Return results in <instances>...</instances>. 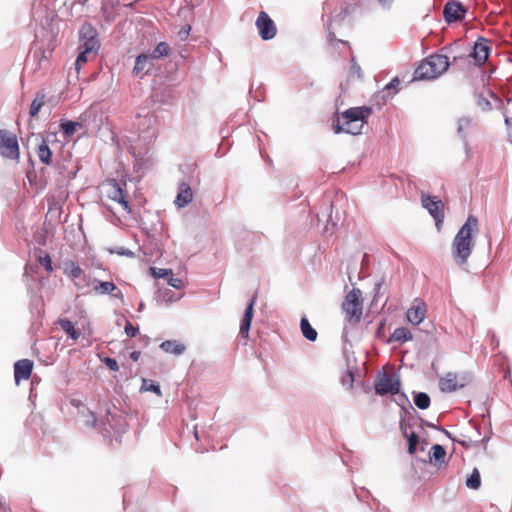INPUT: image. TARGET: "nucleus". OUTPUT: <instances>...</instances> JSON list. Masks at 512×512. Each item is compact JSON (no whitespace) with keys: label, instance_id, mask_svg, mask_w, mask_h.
Returning <instances> with one entry per match:
<instances>
[{"label":"nucleus","instance_id":"37998d69","mask_svg":"<svg viewBox=\"0 0 512 512\" xmlns=\"http://www.w3.org/2000/svg\"><path fill=\"white\" fill-rule=\"evenodd\" d=\"M82 273L83 271L79 266L72 264V268L70 271V275L72 276V278H79Z\"/></svg>","mask_w":512,"mask_h":512},{"label":"nucleus","instance_id":"20e7f679","mask_svg":"<svg viewBox=\"0 0 512 512\" xmlns=\"http://www.w3.org/2000/svg\"><path fill=\"white\" fill-rule=\"evenodd\" d=\"M362 292L358 288H353L345 297L342 303V310L345 313V319L351 325L360 322L363 312Z\"/></svg>","mask_w":512,"mask_h":512},{"label":"nucleus","instance_id":"5fc2aeb1","mask_svg":"<svg viewBox=\"0 0 512 512\" xmlns=\"http://www.w3.org/2000/svg\"><path fill=\"white\" fill-rule=\"evenodd\" d=\"M151 137H153V133L150 135L144 136V138H151Z\"/></svg>","mask_w":512,"mask_h":512},{"label":"nucleus","instance_id":"7c9ffc66","mask_svg":"<svg viewBox=\"0 0 512 512\" xmlns=\"http://www.w3.org/2000/svg\"><path fill=\"white\" fill-rule=\"evenodd\" d=\"M445 456L446 451L441 445L435 444L432 446L430 451V460H434L436 462H443Z\"/></svg>","mask_w":512,"mask_h":512},{"label":"nucleus","instance_id":"6ab92c4d","mask_svg":"<svg viewBox=\"0 0 512 512\" xmlns=\"http://www.w3.org/2000/svg\"><path fill=\"white\" fill-rule=\"evenodd\" d=\"M255 301H256V295H254L252 297L249 305L245 309V312H244V315H243V318L241 321L239 333L243 338H247L249 335V329H250V325H251V321H252V317H253V307H254Z\"/></svg>","mask_w":512,"mask_h":512},{"label":"nucleus","instance_id":"e433bc0d","mask_svg":"<svg viewBox=\"0 0 512 512\" xmlns=\"http://www.w3.org/2000/svg\"><path fill=\"white\" fill-rule=\"evenodd\" d=\"M39 262L41 265H43L45 267V269L48 271V272H51L53 270L52 268V261H51V258L48 254H45L44 256H40L39 257Z\"/></svg>","mask_w":512,"mask_h":512},{"label":"nucleus","instance_id":"f03ea898","mask_svg":"<svg viewBox=\"0 0 512 512\" xmlns=\"http://www.w3.org/2000/svg\"><path fill=\"white\" fill-rule=\"evenodd\" d=\"M372 114V108L367 106L352 107L341 113L337 123L333 126L336 134H361L366 119Z\"/></svg>","mask_w":512,"mask_h":512},{"label":"nucleus","instance_id":"f257e3e1","mask_svg":"<svg viewBox=\"0 0 512 512\" xmlns=\"http://www.w3.org/2000/svg\"><path fill=\"white\" fill-rule=\"evenodd\" d=\"M478 231V219L474 215H469L466 222L457 232L451 245L453 260L459 266L467 264L474 246L473 235H476Z\"/></svg>","mask_w":512,"mask_h":512},{"label":"nucleus","instance_id":"a19ab883","mask_svg":"<svg viewBox=\"0 0 512 512\" xmlns=\"http://www.w3.org/2000/svg\"><path fill=\"white\" fill-rule=\"evenodd\" d=\"M125 333L127 334V336L129 337H135L138 333V328L137 327H134L131 322L129 321H126V325H125Z\"/></svg>","mask_w":512,"mask_h":512},{"label":"nucleus","instance_id":"393cba45","mask_svg":"<svg viewBox=\"0 0 512 512\" xmlns=\"http://www.w3.org/2000/svg\"><path fill=\"white\" fill-rule=\"evenodd\" d=\"M301 332L303 336L309 341H315L317 339V331L310 325L306 317L301 318L300 322Z\"/></svg>","mask_w":512,"mask_h":512},{"label":"nucleus","instance_id":"c03bdc74","mask_svg":"<svg viewBox=\"0 0 512 512\" xmlns=\"http://www.w3.org/2000/svg\"><path fill=\"white\" fill-rule=\"evenodd\" d=\"M327 38H328V41H329L330 43H333V42H341V43H343V44H348V43H347V42H345V41L338 40V39L336 38L335 34H334L332 31H330V30L328 31Z\"/></svg>","mask_w":512,"mask_h":512},{"label":"nucleus","instance_id":"4468645a","mask_svg":"<svg viewBox=\"0 0 512 512\" xmlns=\"http://www.w3.org/2000/svg\"><path fill=\"white\" fill-rule=\"evenodd\" d=\"M93 291L96 294H112L115 298L123 299V293L117 288V286L113 282L110 281L94 280Z\"/></svg>","mask_w":512,"mask_h":512},{"label":"nucleus","instance_id":"c9c22d12","mask_svg":"<svg viewBox=\"0 0 512 512\" xmlns=\"http://www.w3.org/2000/svg\"><path fill=\"white\" fill-rule=\"evenodd\" d=\"M341 382H342L343 386H345L349 389L352 388L353 382H354L353 373L350 371L345 372V374L342 376Z\"/></svg>","mask_w":512,"mask_h":512},{"label":"nucleus","instance_id":"9b49d317","mask_svg":"<svg viewBox=\"0 0 512 512\" xmlns=\"http://www.w3.org/2000/svg\"><path fill=\"white\" fill-rule=\"evenodd\" d=\"M443 13L445 20L448 23H453L464 18L466 9L461 3L451 0L445 4Z\"/></svg>","mask_w":512,"mask_h":512},{"label":"nucleus","instance_id":"f8f14e48","mask_svg":"<svg viewBox=\"0 0 512 512\" xmlns=\"http://www.w3.org/2000/svg\"><path fill=\"white\" fill-rule=\"evenodd\" d=\"M466 385L465 378L459 379L455 373L449 372L439 380V387L442 392H454Z\"/></svg>","mask_w":512,"mask_h":512},{"label":"nucleus","instance_id":"39448f33","mask_svg":"<svg viewBox=\"0 0 512 512\" xmlns=\"http://www.w3.org/2000/svg\"><path fill=\"white\" fill-rule=\"evenodd\" d=\"M400 390V381L396 375L382 373L377 376L375 391L378 395H394Z\"/></svg>","mask_w":512,"mask_h":512},{"label":"nucleus","instance_id":"a878e982","mask_svg":"<svg viewBox=\"0 0 512 512\" xmlns=\"http://www.w3.org/2000/svg\"><path fill=\"white\" fill-rule=\"evenodd\" d=\"M59 324L63 331L67 333L73 340H77L80 336V332H78L73 323L68 319L59 320Z\"/></svg>","mask_w":512,"mask_h":512},{"label":"nucleus","instance_id":"a18cd8bd","mask_svg":"<svg viewBox=\"0 0 512 512\" xmlns=\"http://www.w3.org/2000/svg\"><path fill=\"white\" fill-rule=\"evenodd\" d=\"M508 139L512 142V118L506 119Z\"/></svg>","mask_w":512,"mask_h":512},{"label":"nucleus","instance_id":"473e14b6","mask_svg":"<svg viewBox=\"0 0 512 512\" xmlns=\"http://www.w3.org/2000/svg\"><path fill=\"white\" fill-rule=\"evenodd\" d=\"M141 390L143 391H151L157 394L158 396H161V389L158 383L154 382L153 380L143 379Z\"/></svg>","mask_w":512,"mask_h":512},{"label":"nucleus","instance_id":"cd10ccee","mask_svg":"<svg viewBox=\"0 0 512 512\" xmlns=\"http://www.w3.org/2000/svg\"><path fill=\"white\" fill-rule=\"evenodd\" d=\"M413 400H414V404L419 409H422V410L427 409L430 405V397L428 396L427 393H424V392L414 393Z\"/></svg>","mask_w":512,"mask_h":512},{"label":"nucleus","instance_id":"6e6d98bb","mask_svg":"<svg viewBox=\"0 0 512 512\" xmlns=\"http://www.w3.org/2000/svg\"><path fill=\"white\" fill-rule=\"evenodd\" d=\"M86 116H87V112H86V113H84V114L81 116V119H84V117H86Z\"/></svg>","mask_w":512,"mask_h":512},{"label":"nucleus","instance_id":"dca6fc26","mask_svg":"<svg viewBox=\"0 0 512 512\" xmlns=\"http://www.w3.org/2000/svg\"><path fill=\"white\" fill-rule=\"evenodd\" d=\"M33 369V362L29 359H22L14 364V378L16 383L30 378Z\"/></svg>","mask_w":512,"mask_h":512},{"label":"nucleus","instance_id":"412c9836","mask_svg":"<svg viewBox=\"0 0 512 512\" xmlns=\"http://www.w3.org/2000/svg\"><path fill=\"white\" fill-rule=\"evenodd\" d=\"M152 67L151 58L148 54H140L135 60L133 73L139 75L142 72L147 73Z\"/></svg>","mask_w":512,"mask_h":512},{"label":"nucleus","instance_id":"c85d7f7f","mask_svg":"<svg viewBox=\"0 0 512 512\" xmlns=\"http://www.w3.org/2000/svg\"><path fill=\"white\" fill-rule=\"evenodd\" d=\"M472 126V118L463 116L458 120L457 132L462 138H466V131Z\"/></svg>","mask_w":512,"mask_h":512},{"label":"nucleus","instance_id":"f3484780","mask_svg":"<svg viewBox=\"0 0 512 512\" xmlns=\"http://www.w3.org/2000/svg\"><path fill=\"white\" fill-rule=\"evenodd\" d=\"M490 48L487 45V40L480 38L474 45L471 56L474 58L478 65H482L486 62L489 57Z\"/></svg>","mask_w":512,"mask_h":512},{"label":"nucleus","instance_id":"aec40b11","mask_svg":"<svg viewBox=\"0 0 512 512\" xmlns=\"http://www.w3.org/2000/svg\"><path fill=\"white\" fill-rule=\"evenodd\" d=\"M425 317V306L423 303L413 306L407 311V319L413 325L420 324Z\"/></svg>","mask_w":512,"mask_h":512},{"label":"nucleus","instance_id":"b1692460","mask_svg":"<svg viewBox=\"0 0 512 512\" xmlns=\"http://www.w3.org/2000/svg\"><path fill=\"white\" fill-rule=\"evenodd\" d=\"M412 339V334L409 329L405 327H399L394 330L392 333L389 342H399L403 343L405 341H408Z\"/></svg>","mask_w":512,"mask_h":512},{"label":"nucleus","instance_id":"ea45409f","mask_svg":"<svg viewBox=\"0 0 512 512\" xmlns=\"http://www.w3.org/2000/svg\"><path fill=\"white\" fill-rule=\"evenodd\" d=\"M111 252L116 253L121 256L134 257V253L131 250L124 248V247H117V248L111 250Z\"/></svg>","mask_w":512,"mask_h":512},{"label":"nucleus","instance_id":"5701e85b","mask_svg":"<svg viewBox=\"0 0 512 512\" xmlns=\"http://www.w3.org/2000/svg\"><path fill=\"white\" fill-rule=\"evenodd\" d=\"M46 94L43 91H39L36 93L35 98L33 99L29 114L31 117L35 118L37 117L40 109L45 105L46 103Z\"/></svg>","mask_w":512,"mask_h":512},{"label":"nucleus","instance_id":"6e6552de","mask_svg":"<svg viewBox=\"0 0 512 512\" xmlns=\"http://www.w3.org/2000/svg\"><path fill=\"white\" fill-rule=\"evenodd\" d=\"M255 25L257 27L259 36L264 41L273 39L277 34V27L274 21L265 11H261L259 13Z\"/></svg>","mask_w":512,"mask_h":512},{"label":"nucleus","instance_id":"8fccbe9b","mask_svg":"<svg viewBox=\"0 0 512 512\" xmlns=\"http://www.w3.org/2000/svg\"><path fill=\"white\" fill-rule=\"evenodd\" d=\"M384 278H381L376 284L374 290L378 293L384 284Z\"/></svg>","mask_w":512,"mask_h":512},{"label":"nucleus","instance_id":"603ef678","mask_svg":"<svg viewBox=\"0 0 512 512\" xmlns=\"http://www.w3.org/2000/svg\"><path fill=\"white\" fill-rule=\"evenodd\" d=\"M151 119H152V117H151V116H145V117L142 119V124H150V123H151Z\"/></svg>","mask_w":512,"mask_h":512},{"label":"nucleus","instance_id":"c756f323","mask_svg":"<svg viewBox=\"0 0 512 512\" xmlns=\"http://www.w3.org/2000/svg\"><path fill=\"white\" fill-rule=\"evenodd\" d=\"M60 127L67 136L71 137L77 128H82V124L80 122L66 120L60 124Z\"/></svg>","mask_w":512,"mask_h":512},{"label":"nucleus","instance_id":"9d476101","mask_svg":"<svg viewBox=\"0 0 512 512\" xmlns=\"http://www.w3.org/2000/svg\"><path fill=\"white\" fill-rule=\"evenodd\" d=\"M107 196L111 200L121 204L125 211L130 212V206L121 185L116 180L107 183Z\"/></svg>","mask_w":512,"mask_h":512},{"label":"nucleus","instance_id":"423d86ee","mask_svg":"<svg viewBox=\"0 0 512 512\" xmlns=\"http://www.w3.org/2000/svg\"><path fill=\"white\" fill-rule=\"evenodd\" d=\"M0 152L5 158L18 160L19 145L15 135L6 130H0Z\"/></svg>","mask_w":512,"mask_h":512},{"label":"nucleus","instance_id":"72a5a7b5","mask_svg":"<svg viewBox=\"0 0 512 512\" xmlns=\"http://www.w3.org/2000/svg\"><path fill=\"white\" fill-rule=\"evenodd\" d=\"M150 272L154 278H163L166 280H168L169 276H171V274H172L171 269H163V268H156V267H151Z\"/></svg>","mask_w":512,"mask_h":512},{"label":"nucleus","instance_id":"bb28decb","mask_svg":"<svg viewBox=\"0 0 512 512\" xmlns=\"http://www.w3.org/2000/svg\"><path fill=\"white\" fill-rule=\"evenodd\" d=\"M170 54V47L166 42H160L149 55L151 59H159Z\"/></svg>","mask_w":512,"mask_h":512},{"label":"nucleus","instance_id":"58836bf2","mask_svg":"<svg viewBox=\"0 0 512 512\" xmlns=\"http://www.w3.org/2000/svg\"><path fill=\"white\" fill-rule=\"evenodd\" d=\"M167 283L176 289H181L184 285L183 281L179 278L174 277L173 273L171 274V276H169Z\"/></svg>","mask_w":512,"mask_h":512},{"label":"nucleus","instance_id":"0eeeda50","mask_svg":"<svg viewBox=\"0 0 512 512\" xmlns=\"http://www.w3.org/2000/svg\"><path fill=\"white\" fill-rule=\"evenodd\" d=\"M96 36V30L90 24L83 25L80 30V39L82 41L80 49L88 54H96L100 47Z\"/></svg>","mask_w":512,"mask_h":512},{"label":"nucleus","instance_id":"7ed1b4c3","mask_svg":"<svg viewBox=\"0 0 512 512\" xmlns=\"http://www.w3.org/2000/svg\"><path fill=\"white\" fill-rule=\"evenodd\" d=\"M450 62L446 55L434 54L423 60L416 68L413 80H432L439 77L449 68Z\"/></svg>","mask_w":512,"mask_h":512},{"label":"nucleus","instance_id":"4be33fe9","mask_svg":"<svg viewBox=\"0 0 512 512\" xmlns=\"http://www.w3.org/2000/svg\"><path fill=\"white\" fill-rule=\"evenodd\" d=\"M160 348L164 352L174 355H181L186 349L185 345L177 340H166L160 344Z\"/></svg>","mask_w":512,"mask_h":512},{"label":"nucleus","instance_id":"49530a36","mask_svg":"<svg viewBox=\"0 0 512 512\" xmlns=\"http://www.w3.org/2000/svg\"><path fill=\"white\" fill-rule=\"evenodd\" d=\"M348 14V7H344L342 9V11L335 16V19H339V20H342L346 17V15Z\"/></svg>","mask_w":512,"mask_h":512},{"label":"nucleus","instance_id":"09e8293b","mask_svg":"<svg viewBox=\"0 0 512 512\" xmlns=\"http://www.w3.org/2000/svg\"><path fill=\"white\" fill-rule=\"evenodd\" d=\"M140 355H141V352L140 351H133L131 354H130V358L133 360V361H138L139 358H140Z\"/></svg>","mask_w":512,"mask_h":512},{"label":"nucleus","instance_id":"a211bd4d","mask_svg":"<svg viewBox=\"0 0 512 512\" xmlns=\"http://www.w3.org/2000/svg\"><path fill=\"white\" fill-rule=\"evenodd\" d=\"M193 200V191L189 184L181 182L178 186V193L174 201L179 208L187 206Z\"/></svg>","mask_w":512,"mask_h":512},{"label":"nucleus","instance_id":"864d4df0","mask_svg":"<svg viewBox=\"0 0 512 512\" xmlns=\"http://www.w3.org/2000/svg\"><path fill=\"white\" fill-rule=\"evenodd\" d=\"M384 325H385V322L381 321L380 324H379L378 330H377V334L378 335L382 332V330L384 328Z\"/></svg>","mask_w":512,"mask_h":512},{"label":"nucleus","instance_id":"de8ad7c7","mask_svg":"<svg viewBox=\"0 0 512 512\" xmlns=\"http://www.w3.org/2000/svg\"><path fill=\"white\" fill-rule=\"evenodd\" d=\"M399 84V80L397 78H394L392 79V81L386 85V89L389 90V89H392V88H395L397 85Z\"/></svg>","mask_w":512,"mask_h":512},{"label":"nucleus","instance_id":"3c124183","mask_svg":"<svg viewBox=\"0 0 512 512\" xmlns=\"http://www.w3.org/2000/svg\"><path fill=\"white\" fill-rule=\"evenodd\" d=\"M189 30H190V28H188L187 30L182 29L179 31V35L182 40L187 38V36L189 34Z\"/></svg>","mask_w":512,"mask_h":512},{"label":"nucleus","instance_id":"ddd939ff","mask_svg":"<svg viewBox=\"0 0 512 512\" xmlns=\"http://www.w3.org/2000/svg\"><path fill=\"white\" fill-rule=\"evenodd\" d=\"M400 426H401L403 436L408 441V453L410 455H414L416 453L417 445L419 443V436L412 429V425L410 423H406L405 418L402 419Z\"/></svg>","mask_w":512,"mask_h":512},{"label":"nucleus","instance_id":"79ce46f5","mask_svg":"<svg viewBox=\"0 0 512 512\" xmlns=\"http://www.w3.org/2000/svg\"><path fill=\"white\" fill-rule=\"evenodd\" d=\"M104 363L112 371L119 370L118 362L114 358L107 357L104 359Z\"/></svg>","mask_w":512,"mask_h":512},{"label":"nucleus","instance_id":"2f4dec72","mask_svg":"<svg viewBox=\"0 0 512 512\" xmlns=\"http://www.w3.org/2000/svg\"><path fill=\"white\" fill-rule=\"evenodd\" d=\"M466 485L468 488L473 489V490H476L480 487L481 478H480V473L477 468H475L472 471L471 475L467 478Z\"/></svg>","mask_w":512,"mask_h":512},{"label":"nucleus","instance_id":"1a4fd4ad","mask_svg":"<svg viewBox=\"0 0 512 512\" xmlns=\"http://www.w3.org/2000/svg\"><path fill=\"white\" fill-rule=\"evenodd\" d=\"M422 205L428 210L437 223L442 222L444 218V204L438 197L423 194Z\"/></svg>","mask_w":512,"mask_h":512},{"label":"nucleus","instance_id":"f704fd0d","mask_svg":"<svg viewBox=\"0 0 512 512\" xmlns=\"http://www.w3.org/2000/svg\"><path fill=\"white\" fill-rule=\"evenodd\" d=\"M90 54L86 53L85 51L81 50L76 61H75V69L77 72L80 71V69L82 68V66L88 62V57H89Z\"/></svg>","mask_w":512,"mask_h":512},{"label":"nucleus","instance_id":"4c0bfd02","mask_svg":"<svg viewBox=\"0 0 512 512\" xmlns=\"http://www.w3.org/2000/svg\"><path fill=\"white\" fill-rule=\"evenodd\" d=\"M351 75H355L357 78H362V70L359 64L355 61L354 58L351 60Z\"/></svg>","mask_w":512,"mask_h":512},{"label":"nucleus","instance_id":"2eb2a0df","mask_svg":"<svg viewBox=\"0 0 512 512\" xmlns=\"http://www.w3.org/2000/svg\"><path fill=\"white\" fill-rule=\"evenodd\" d=\"M35 138L38 141L36 153H37L39 160L47 166L51 165L52 164V151H51L50 147L48 146V141L40 133L35 135Z\"/></svg>","mask_w":512,"mask_h":512},{"label":"nucleus","instance_id":"4d7b16f0","mask_svg":"<svg viewBox=\"0 0 512 512\" xmlns=\"http://www.w3.org/2000/svg\"><path fill=\"white\" fill-rule=\"evenodd\" d=\"M142 308H143V304L141 303L139 306V310H141Z\"/></svg>","mask_w":512,"mask_h":512}]
</instances>
